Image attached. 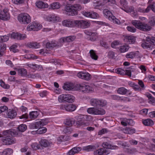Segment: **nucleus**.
<instances>
[{"label":"nucleus","instance_id":"26","mask_svg":"<svg viewBox=\"0 0 155 155\" xmlns=\"http://www.w3.org/2000/svg\"><path fill=\"white\" fill-rule=\"evenodd\" d=\"M138 84L140 87H139V86L136 85V90L141 91L142 90H144L145 89V87L143 81L140 80H138Z\"/></svg>","mask_w":155,"mask_h":155},{"label":"nucleus","instance_id":"38","mask_svg":"<svg viewBox=\"0 0 155 155\" xmlns=\"http://www.w3.org/2000/svg\"><path fill=\"white\" fill-rule=\"evenodd\" d=\"M18 74L21 76H25L27 74V71L26 69L24 68H20L18 70Z\"/></svg>","mask_w":155,"mask_h":155},{"label":"nucleus","instance_id":"60","mask_svg":"<svg viewBox=\"0 0 155 155\" xmlns=\"http://www.w3.org/2000/svg\"><path fill=\"white\" fill-rule=\"evenodd\" d=\"M135 54L133 52H131L129 54H127L126 57L127 58H132L135 57Z\"/></svg>","mask_w":155,"mask_h":155},{"label":"nucleus","instance_id":"23","mask_svg":"<svg viewBox=\"0 0 155 155\" xmlns=\"http://www.w3.org/2000/svg\"><path fill=\"white\" fill-rule=\"evenodd\" d=\"M153 6V5H151V4H150L148 5L146 8L144 9L143 8L139 7L138 8L137 10L138 12H140L148 13L150 11V9H151V8H152Z\"/></svg>","mask_w":155,"mask_h":155},{"label":"nucleus","instance_id":"47","mask_svg":"<svg viewBox=\"0 0 155 155\" xmlns=\"http://www.w3.org/2000/svg\"><path fill=\"white\" fill-rule=\"evenodd\" d=\"M94 146L92 145H88L87 146L84 147L83 148V150H86L87 151H89L93 150L94 149Z\"/></svg>","mask_w":155,"mask_h":155},{"label":"nucleus","instance_id":"43","mask_svg":"<svg viewBox=\"0 0 155 155\" xmlns=\"http://www.w3.org/2000/svg\"><path fill=\"white\" fill-rule=\"evenodd\" d=\"M94 6L96 9H99L100 6H103L104 5L103 2L98 1H96L94 2Z\"/></svg>","mask_w":155,"mask_h":155},{"label":"nucleus","instance_id":"36","mask_svg":"<svg viewBox=\"0 0 155 155\" xmlns=\"http://www.w3.org/2000/svg\"><path fill=\"white\" fill-rule=\"evenodd\" d=\"M89 53L90 54V55L91 58L94 60H97L98 57L97 55L96 54L95 51L91 50L89 51Z\"/></svg>","mask_w":155,"mask_h":155},{"label":"nucleus","instance_id":"2","mask_svg":"<svg viewBox=\"0 0 155 155\" xmlns=\"http://www.w3.org/2000/svg\"><path fill=\"white\" fill-rule=\"evenodd\" d=\"M102 146L104 148H101L95 151L94 152V155H107L109 154L110 152L109 150L105 148L110 149H117L118 148L117 146L110 144L107 142L103 143Z\"/></svg>","mask_w":155,"mask_h":155},{"label":"nucleus","instance_id":"61","mask_svg":"<svg viewBox=\"0 0 155 155\" xmlns=\"http://www.w3.org/2000/svg\"><path fill=\"white\" fill-rule=\"evenodd\" d=\"M74 153H78L81 150V148L80 147H75L72 149Z\"/></svg>","mask_w":155,"mask_h":155},{"label":"nucleus","instance_id":"6","mask_svg":"<svg viewBox=\"0 0 155 155\" xmlns=\"http://www.w3.org/2000/svg\"><path fill=\"white\" fill-rule=\"evenodd\" d=\"M87 112L89 114L95 115H103L105 114V110L101 108L90 107L88 108Z\"/></svg>","mask_w":155,"mask_h":155},{"label":"nucleus","instance_id":"17","mask_svg":"<svg viewBox=\"0 0 155 155\" xmlns=\"http://www.w3.org/2000/svg\"><path fill=\"white\" fill-rule=\"evenodd\" d=\"M46 19L48 21H52L53 22L59 21L60 20L59 16L54 14L48 16H47Z\"/></svg>","mask_w":155,"mask_h":155},{"label":"nucleus","instance_id":"52","mask_svg":"<svg viewBox=\"0 0 155 155\" xmlns=\"http://www.w3.org/2000/svg\"><path fill=\"white\" fill-rule=\"evenodd\" d=\"M110 21L115 23L118 25L120 24V21L118 19L116 18V17L114 16L112 17V18H110Z\"/></svg>","mask_w":155,"mask_h":155},{"label":"nucleus","instance_id":"39","mask_svg":"<svg viewBox=\"0 0 155 155\" xmlns=\"http://www.w3.org/2000/svg\"><path fill=\"white\" fill-rule=\"evenodd\" d=\"M151 44L150 43H148L146 42L143 43L141 44L142 47L144 48L149 49H152L153 47L151 45Z\"/></svg>","mask_w":155,"mask_h":155},{"label":"nucleus","instance_id":"21","mask_svg":"<svg viewBox=\"0 0 155 155\" xmlns=\"http://www.w3.org/2000/svg\"><path fill=\"white\" fill-rule=\"evenodd\" d=\"M75 38L76 37L74 36H69L61 38L60 39V41L61 42H70L74 41Z\"/></svg>","mask_w":155,"mask_h":155},{"label":"nucleus","instance_id":"53","mask_svg":"<svg viewBox=\"0 0 155 155\" xmlns=\"http://www.w3.org/2000/svg\"><path fill=\"white\" fill-rule=\"evenodd\" d=\"M122 9L127 12H133V13H135V12H134V8L132 7L128 8L127 6L125 9H124L123 8H122Z\"/></svg>","mask_w":155,"mask_h":155},{"label":"nucleus","instance_id":"30","mask_svg":"<svg viewBox=\"0 0 155 155\" xmlns=\"http://www.w3.org/2000/svg\"><path fill=\"white\" fill-rule=\"evenodd\" d=\"M125 40L127 42H129V44H133L135 41V38L133 36L127 35L125 37Z\"/></svg>","mask_w":155,"mask_h":155},{"label":"nucleus","instance_id":"34","mask_svg":"<svg viewBox=\"0 0 155 155\" xmlns=\"http://www.w3.org/2000/svg\"><path fill=\"white\" fill-rule=\"evenodd\" d=\"M6 48V45L4 43L0 44V56H2Z\"/></svg>","mask_w":155,"mask_h":155},{"label":"nucleus","instance_id":"25","mask_svg":"<svg viewBox=\"0 0 155 155\" xmlns=\"http://www.w3.org/2000/svg\"><path fill=\"white\" fill-rule=\"evenodd\" d=\"M57 43L56 41H49L47 43L46 47L47 48L52 49L53 48L57 46Z\"/></svg>","mask_w":155,"mask_h":155},{"label":"nucleus","instance_id":"46","mask_svg":"<svg viewBox=\"0 0 155 155\" xmlns=\"http://www.w3.org/2000/svg\"><path fill=\"white\" fill-rule=\"evenodd\" d=\"M18 46L16 44L12 45L10 48V50L11 51L13 52L14 53H16L18 51V50L17 49Z\"/></svg>","mask_w":155,"mask_h":155},{"label":"nucleus","instance_id":"48","mask_svg":"<svg viewBox=\"0 0 155 155\" xmlns=\"http://www.w3.org/2000/svg\"><path fill=\"white\" fill-rule=\"evenodd\" d=\"M3 152L5 155H10L13 153V150L12 149L8 148L4 149Z\"/></svg>","mask_w":155,"mask_h":155},{"label":"nucleus","instance_id":"14","mask_svg":"<svg viewBox=\"0 0 155 155\" xmlns=\"http://www.w3.org/2000/svg\"><path fill=\"white\" fill-rule=\"evenodd\" d=\"M11 36L12 38L17 40H22L27 38L25 34L18 33L13 32L11 34Z\"/></svg>","mask_w":155,"mask_h":155},{"label":"nucleus","instance_id":"58","mask_svg":"<svg viewBox=\"0 0 155 155\" xmlns=\"http://www.w3.org/2000/svg\"><path fill=\"white\" fill-rule=\"evenodd\" d=\"M0 81L1 83L0 85L2 87L5 89H9V85L7 84H5V83L2 81V80H1Z\"/></svg>","mask_w":155,"mask_h":155},{"label":"nucleus","instance_id":"10","mask_svg":"<svg viewBox=\"0 0 155 155\" xmlns=\"http://www.w3.org/2000/svg\"><path fill=\"white\" fill-rule=\"evenodd\" d=\"M136 28L143 31H147L152 29L151 26L148 24L143 23L139 21H136Z\"/></svg>","mask_w":155,"mask_h":155},{"label":"nucleus","instance_id":"27","mask_svg":"<svg viewBox=\"0 0 155 155\" xmlns=\"http://www.w3.org/2000/svg\"><path fill=\"white\" fill-rule=\"evenodd\" d=\"M77 107L73 104H67L66 111L72 112L74 111L76 109Z\"/></svg>","mask_w":155,"mask_h":155},{"label":"nucleus","instance_id":"18","mask_svg":"<svg viewBox=\"0 0 155 155\" xmlns=\"http://www.w3.org/2000/svg\"><path fill=\"white\" fill-rule=\"evenodd\" d=\"M111 98L113 100L117 101H123L125 102L130 101L129 99L127 97H120L117 95H111Z\"/></svg>","mask_w":155,"mask_h":155},{"label":"nucleus","instance_id":"20","mask_svg":"<svg viewBox=\"0 0 155 155\" xmlns=\"http://www.w3.org/2000/svg\"><path fill=\"white\" fill-rule=\"evenodd\" d=\"M75 122V120L73 118H66L64 121V124L69 127L72 126Z\"/></svg>","mask_w":155,"mask_h":155},{"label":"nucleus","instance_id":"45","mask_svg":"<svg viewBox=\"0 0 155 155\" xmlns=\"http://www.w3.org/2000/svg\"><path fill=\"white\" fill-rule=\"evenodd\" d=\"M51 7L53 9H58L60 8V5L58 2H54L51 4Z\"/></svg>","mask_w":155,"mask_h":155},{"label":"nucleus","instance_id":"28","mask_svg":"<svg viewBox=\"0 0 155 155\" xmlns=\"http://www.w3.org/2000/svg\"><path fill=\"white\" fill-rule=\"evenodd\" d=\"M103 13L106 17L108 18L110 20V18H112V17L114 16L112 13L107 9H104L103 10Z\"/></svg>","mask_w":155,"mask_h":155},{"label":"nucleus","instance_id":"44","mask_svg":"<svg viewBox=\"0 0 155 155\" xmlns=\"http://www.w3.org/2000/svg\"><path fill=\"white\" fill-rule=\"evenodd\" d=\"M37 130L38 134H42L45 133L47 131V129L46 127H40L38 128Z\"/></svg>","mask_w":155,"mask_h":155},{"label":"nucleus","instance_id":"5","mask_svg":"<svg viewBox=\"0 0 155 155\" xmlns=\"http://www.w3.org/2000/svg\"><path fill=\"white\" fill-rule=\"evenodd\" d=\"M90 104L91 106L94 107L97 106L103 107L107 105V102L105 100L92 98L90 100Z\"/></svg>","mask_w":155,"mask_h":155},{"label":"nucleus","instance_id":"32","mask_svg":"<svg viewBox=\"0 0 155 155\" xmlns=\"http://www.w3.org/2000/svg\"><path fill=\"white\" fill-rule=\"evenodd\" d=\"M26 46L29 48H38L40 47L39 44L36 42H32L28 43Z\"/></svg>","mask_w":155,"mask_h":155},{"label":"nucleus","instance_id":"8","mask_svg":"<svg viewBox=\"0 0 155 155\" xmlns=\"http://www.w3.org/2000/svg\"><path fill=\"white\" fill-rule=\"evenodd\" d=\"M78 90L83 93H88L91 92L93 88L91 87L84 84H77L76 86Z\"/></svg>","mask_w":155,"mask_h":155},{"label":"nucleus","instance_id":"33","mask_svg":"<svg viewBox=\"0 0 155 155\" xmlns=\"http://www.w3.org/2000/svg\"><path fill=\"white\" fill-rule=\"evenodd\" d=\"M142 123L145 126H151L154 124L153 121L150 119L142 120Z\"/></svg>","mask_w":155,"mask_h":155},{"label":"nucleus","instance_id":"40","mask_svg":"<svg viewBox=\"0 0 155 155\" xmlns=\"http://www.w3.org/2000/svg\"><path fill=\"white\" fill-rule=\"evenodd\" d=\"M104 5H110L115 4L116 2L115 0H102Z\"/></svg>","mask_w":155,"mask_h":155},{"label":"nucleus","instance_id":"4","mask_svg":"<svg viewBox=\"0 0 155 155\" xmlns=\"http://www.w3.org/2000/svg\"><path fill=\"white\" fill-rule=\"evenodd\" d=\"M75 99V97L73 95L68 94H62L60 95L58 98V101L61 103L73 102Z\"/></svg>","mask_w":155,"mask_h":155},{"label":"nucleus","instance_id":"41","mask_svg":"<svg viewBox=\"0 0 155 155\" xmlns=\"http://www.w3.org/2000/svg\"><path fill=\"white\" fill-rule=\"evenodd\" d=\"M127 92V89L123 87L119 88L117 90V92L121 94H125Z\"/></svg>","mask_w":155,"mask_h":155},{"label":"nucleus","instance_id":"42","mask_svg":"<svg viewBox=\"0 0 155 155\" xmlns=\"http://www.w3.org/2000/svg\"><path fill=\"white\" fill-rule=\"evenodd\" d=\"M131 119H127L126 118L124 119L121 122V124L124 126H126L128 124H129L130 122L132 121Z\"/></svg>","mask_w":155,"mask_h":155},{"label":"nucleus","instance_id":"54","mask_svg":"<svg viewBox=\"0 0 155 155\" xmlns=\"http://www.w3.org/2000/svg\"><path fill=\"white\" fill-rule=\"evenodd\" d=\"M108 132V130L106 128H103L101 130L99 131L98 134L99 135H101L107 133Z\"/></svg>","mask_w":155,"mask_h":155},{"label":"nucleus","instance_id":"64","mask_svg":"<svg viewBox=\"0 0 155 155\" xmlns=\"http://www.w3.org/2000/svg\"><path fill=\"white\" fill-rule=\"evenodd\" d=\"M128 31L132 32H135L136 31V29L133 27L128 26L127 27Z\"/></svg>","mask_w":155,"mask_h":155},{"label":"nucleus","instance_id":"59","mask_svg":"<svg viewBox=\"0 0 155 155\" xmlns=\"http://www.w3.org/2000/svg\"><path fill=\"white\" fill-rule=\"evenodd\" d=\"M148 23L150 24V25L153 26L155 25V17H152L150 21L148 22Z\"/></svg>","mask_w":155,"mask_h":155},{"label":"nucleus","instance_id":"35","mask_svg":"<svg viewBox=\"0 0 155 155\" xmlns=\"http://www.w3.org/2000/svg\"><path fill=\"white\" fill-rule=\"evenodd\" d=\"M39 114V113L36 111H33L29 114V117L32 119H36Z\"/></svg>","mask_w":155,"mask_h":155},{"label":"nucleus","instance_id":"11","mask_svg":"<svg viewBox=\"0 0 155 155\" xmlns=\"http://www.w3.org/2000/svg\"><path fill=\"white\" fill-rule=\"evenodd\" d=\"M76 26L82 28H88L90 26V23L87 20H76Z\"/></svg>","mask_w":155,"mask_h":155},{"label":"nucleus","instance_id":"16","mask_svg":"<svg viewBox=\"0 0 155 155\" xmlns=\"http://www.w3.org/2000/svg\"><path fill=\"white\" fill-rule=\"evenodd\" d=\"M77 76L79 78L86 80H89L91 78L90 74L88 73L80 72L78 73Z\"/></svg>","mask_w":155,"mask_h":155},{"label":"nucleus","instance_id":"62","mask_svg":"<svg viewBox=\"0 0 155 155\" xmlns=\"http://www.w3.org/2000/svg\"><path fill=\"white\" fill-rule=\"evenodd\" d=\"M100 44L102 46L106 49H107L109 47V45L106 42L103 41H101Z\"/></svg>","mask_w":155,"mask_h":155},{"label":"nucleus","instance_id":"22","mask_svg":"<svg viewBox=\"0 0 155 155\" xmlns=\"http://www.w3.org/2000/svg\"><path fill=\"white\" fill-rule=\"evenodd\" d=\"M39 143L41 146L45 147L50 146L52 144L51 142L45 139H41V140L39 141Z\"/></svg>","mask_w":155,"mask_h":155},{"label":"nucleus","instance_id":"55","mask_svg":"<svg viewBox=\"0 0 155 155\" xmlns=\"http://www.w3.org/2000/svg\"><path fill=\"white\" fill-rule=\"evenodd\" d=\"M38 122H40L41 123L40 127H41L46 125L48 123V121L47 119H43L39 121Z\"/></svg>","mask_w":155,"mask_h":155},{"label":"nucleus","instance_id":"50","mask_svg":"<svg viewBox=\"0 0 155 155\" xmlns=\"http://www.w3.org/2000/svg\"><path fill=\"white\" fill-rule=\"evenodd\" d=\"M125 71L120 68L117 69L115 70L116 72L118 74L123 75L126 74Z\"/></svg>","mask_w":155,"mask_h":155},{"label":"nucleus","instance_id":"29","mask_svg":"<svg viewBox=\"0 0 155 155\" xmlns=\"http://www.w3.org/2000/svg\"><path fill=\"white\" fill-rule=\"evenodd\" d=\"M73 84L71 83H67L64 84L63 87V89L66 90H72L74 88Z\"/></svg>","mask_w":155,"mask_h":155},{"label":"nucleus","instance_id":"57","mask_svg":"<svg viewBox=\"0 0 155 155\" xmlns=\"http://www.w3.org/2000/svg\"><path fill=\"white\" fill-rule=\"evenodd\" d=\"M89 18H96L98 16V15L96 12H90Z\"/></svg>","mask_w":155,"mask_h":155},{"label":"nucleus","instance_id":"15","mask_svg":"<svg viewBox=\"0 0 155 155\" xmlns=\"http://www.w3.org/2000/svg\"><path fill=\"white\" fill-rule=\"evenodd\" d=\"M63 26L68 27H73L76 26V20H66L62 22Z\"/></svg>","mask_w":155,"mask_h":155},{"label":"nucleus","instance_id":"49","mask_svg":"<svg viewBox=\"0 0 155 155\" xmlns=\"http://www.w3.org/2000/svg\"><path fill=\"white\" fill-rule=\"evenodd\" d=\"M27 127L25 124H21L18 127L19 130L21 132L25 131L27 129Z\"/></svg>","mask_w":155,"mask_h":155},{"label":"nucleus","instance_id":"31","mask_svg":"<svg viewBox=\"0 0 155 155\" xmlns=\"http://www.w3.org/2000/svg\"><path fill=\"white\" fill-rule=\"evenodd\" d=\"M41 123L38 121L35 122L34 123L30 124L29 126V128L30 129H37L40 127Z\"/></svg>","mask_w":155,"mask_h":155},{"label":"nucleus","instance_id":"9","mask_svg":"<svg viewBox=\"0 0 155 155\" xmlns=\"http://www.w3.org/2000/svg\"><path fill=\"white\" fill-rule=\"evenodd\" d=\"M18 21L24 24H27L31 21V18L30 15L27 13L20 14L18 17Z\"/></svg>","mask_w":155,"mask_h":155},{"label":"nucleus","instance_id":"3","mask_svg":"<svg viewBox=\"0 0 155 155\" xmlns=\"http://www.w3.org/2000/svg\"><path fill=\"white\" fill-rule=\"evenodd\" d=\"M82 8L81 6L79 4L74 5L72 6H67L65 8V10L69 15L74 16L77 15L78 10H80Z\"/></svg>","mask_w":155,"mask_h":155},{"label":"nucleus","instance_id":"1","mask_svg":"<svg viewBox=\"0 0 155 155\" xmlns=\"http://www.w3.org/2000/svg\"><path fill=\"white\" fill-rule=\"evenodd\" d=\"M4 134L7 136L5 138L2 140L4 144L9 145L16 143V140L12 137L16 136L17 134L15 130L12 129L6 130L4 131Z\"/></svg>","mask_w":155,"mask_h":155},{"label":"nucleus","instance_id":"13","mask_svg":"<svg viewBox=\"0 0 155 155\" xmlns=\"http://www.w3.org/2000/svg\"><path fill=\"white\" fill-rule=\"evenodd\" d=\"M10 18V14L7 9H5L3 11H0V19L7 21Z\"/></svg>","mask_w":155,"mask_h":155},{"label":"nucleus","instance_id":"7","mask_svg":"<svg viewBox=\"0 0 155 155\" xmlns=\"http://www.w3.org/2000/svg\"><path fill=\"white\" fill-rule=\"evenodd\" d=\"M86 116H80L76 122V126L79 128H83L88 125L87 121L85 118Z\"/></svg>","mask_w":155,"mask_h":155},{"label":"nucleus","instance_id":"51","mask_svg":"<svg viewBox=\"0 0 155 155\" xmlns=\"http://www.w3.org/2000/svg\"><path fill=\"white\" fill-rule=\"evenodd\" d=\"M31 147L33 150H38L40 148L39 145L36 143H32L31 145Z\"/></svg>","mask_w":155,"mask_h":155},{"label":"nucleus","instance_id":"12","mask_svg":"<svg viewBox=\"0 0 155 155\" xmlns=\"http://www.w3.org/2000/svg\"><path fill=\"white\" fill-rule=\"evenodd\" d=\"M42 27V26L41 25L34 22L28 25L27 27V29L28 31H37L40 29Z\"/></svg>","mask_w":155,"mask_h":155},{"label":"nucleus","instance_id":"24","mask_svg":"<svg viewBox=\"0 0 155 155\" xmlns=\"http://www.w3.org/2000/svg\"><path fill=\"white\" fill-rule=\"evenodd\" d=\"M17 115L16 111L14 110H9L7 114V117L8 118L13 119L15 118Z\"/></svg>","mask_w":155,"mask_h":155},{"label":"nucleus","instance_id":"56","mask_svg":"<svg viewBox=\"0 0 155 155\" xmlns=\"http://www.w3.org/2000/svg\"><path fill=\"white\" fill-rule=\"evenodd\" d=\"M120 3L121 6L124 8L125 9L127 7V3L126 0H120Z\"/></svg>","mask_w":155,"mask_h":155},{"label":"nucleus","instance_id":"37","mask_svg":"<svg viewBox=\"0 0 155 155\" xmlns=\"http://www.w3.org/2000/svg\"><path fill=\"white\" fill-rule=\"evenodd\" d=\"M129 49V46L126 45L121 46L119 47V50L121 53H124L127 51Z\"/></svg>","mask_w":155,"mask_h":155},{"label":"nucleus","instance_id":"63","mask_svg":"<svg viewBox=\"0 0 155 155\" xmlns=\"http://www.w3.org/2000/svg\"><path fill=\"white\" fill-rule=\"evenodd\" d=\"M148 110L147 109H143L140 111V114L143 115H146L147 113Z\"/></svg>","mask_w":155,"mask_h":155},{"label":"nucleus","instance_id":"19","mask_svg":"<svg viewBox=\"0 0 155 155\" xmlns=\"http://www.w3.org/2000/svg\"><path fill=\"white\" fill-rule=\"evenodd\" d=\"M35 5L37 8L40 9L46 8H48V4L46 3L40 1L37 2L35 3Z\"/></svg>","mask_w":155,"mask_h":155}]
</instances>
